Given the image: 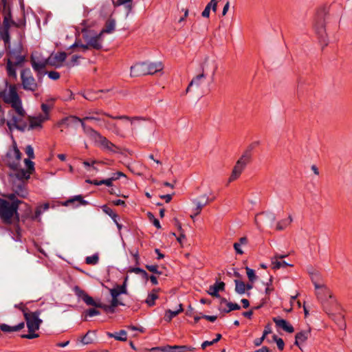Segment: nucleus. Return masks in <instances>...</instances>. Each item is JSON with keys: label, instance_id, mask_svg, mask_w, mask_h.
Here are the masks:
<instances>
[{"label": "nucleus", "instance_id": "nucleus-21", "mask_svg": "<svg viewBox=\"0 0 352 352\" xmlns=\"http://www.w3.org/2000/svg\"><path fill=\"white\" fill-rule=\"evenodd\" d=\"M210 200L206 196V195H201L198 199L193 200V203L195 204L196 207L195 208V215H198L202 208L206 206Z\"/></svg>", "mask_w": 352, "mask_h": 352}, {"label": "nucleus", "instance_id": "nucleus-2", "mask_svg": "<svg viewBox=\"0 0 352 352\" xmlns=\"http://www.w3.org/2000/svg\"><path fill=\"white\" fill-rule=\"evenodd\" d=\"M7 101L12 107V109L8 112L9 119L6 122L9 130L12 131L14 129H17L24 131L27 128V123L25 121L26 112L23 107L21 98L17 96L13 100Z\"/></svg>", "mask_w": 352, "mask_h": 352}, {"label": "nucleus", "instance_id": "nucleus-7", "mask_svg": "<svg viewBox=\"0 0 352 352\" xmlns=\"http://www.w3.org/2000/svg\"><path fill=\"white\" fill-rule=\"evenodd\" d=\"M258 144V142H254L250 144L241 157L237 160L232 169L231 175L229 177V183L232 182L240 177L246 165L250 162L252 151Z\"/></svg>", "mask_w": 352, "mask_h": 352}, {"label": "nucleus", "instance_id": "nucleus-51", "mask_svg": "<svg viewBox=\"0 0 352 352\" xmlns=\"http://www.w3.org/2000/svg\"><path fill=\"white\" fill-rule=\"evenodd\" d=\"M100 311L96 309H89L85 311V320H87V317H92L94 316L100 315Z\"/></svg>", "mask_w": 352, "mask_h": 352}, {"label": "nucleus", "instance_id": "nucleus-63", "mask_svg": "<svg viewBox=\"0 0 352 352\" xmlns=\"http://www.w3.org/2000/svg\"><path fill=\"white\" fill-rule=\"evenodd\" d=\"M265 338L262 336L261 338L255 339L254 341V345L256 346H258L261 345V344L263 343V342L265 340Z\"/></svg>", "mask_w": 352, "mask_h": 352}, {"label": "nucleus", "instance_id": "nucleus-43", "mask_svg": "<svg viewBox=\"0 0 352 352\" xmlns=\"http://www.w3.org/2000/svg\"><path fill=\"white\" fill-rule=\"evenodd\" d=\"M8 30L9 29H5L4 32L1 35V38L4 42V45H5L6 50L11 46V44L10 42V37Z\"/></svg>", "mask_w": 352, "mask_h": 352}, {"label": "nucleus", "instance_id": "nucleus-25", "mask_svg": "<svg viewBox=\"0 0 352 352\" xmlns=\"http://www.w3.org/2000/svg\"><path fill=\"white\" fill-rule=\"evenodd\" d=\"M47 120V117L46 116H41V114H38L36 116L30 117V127L31 129L41 127L42 124Z\"/></svg>", "mask_w": 352, "mask_h": 352}, {"label": "nucleus", "instance_id": "nucleus-28", "mask_svg": "<svg viewBox=\"0 0 352 352\" xmlns=\"http://www.w3.org/2000/svg\"><path fill=\"white\" fill-rule=\"evenodd\" d=\"M3 25L5 29H9L12 24H14V21L12 20V14L11 11L9 8H7L6 6H4L3 8Z\"/></svg>", "mask_w": 352, "mask_h": 352}, {"label": "nucleus", "instance_id": "nucleus-22", "mask_svg": "<svg viewBox=\"0 0 352 352\" xmlns=\"http://www.w3.org/2000/svg\"><path fill=\"white\" fill-rule=\"evenodd\" d=\"M273 321L277 327L282 329L287 333H293L294 331V329L292 325L284 319L279 317H275L273 318Z\"/></svg>", "mask_w": 352, "mask_h": 352}, {"label": "nucleus", "instance_id": "nucleus-40", "mask_svg": "<svg viewBox=\"0 0 352 352\" xmlns=\"http://www.w3.org/2000/svg\"><path fill=\"white\" fill-rule=\"evenodd\" d=\"M235 292L239 294H243L246 291V286L244 282L239 280H234Z\"/></svg>", "mask_w": 352, "mask_h": 352}, {"label": "nucleus", "instance_id": "nucleus-27", "mask_svg": "<svg viewBox=\"0 0 352 352\" xmlns=\"http://www.w3.org/2000/svg\"><path fill=\"white\" fill-rule=\"evenodd\" d=\"M225 283L223 282H217L214 285L210 286L208 293L214 297H219V292L223 291Z\"/></svg>", "mask_w": 352, "mask_h": 352}, {"label": "nucleus", "instance_id": "nucleus-34", "mask_svg": "<svg viewBox=\"0 0 352 352\" xmlns=\"http://www.w3.org/2000/svg\"><path fill=\"white\" fill-rule=\"evenodd\" d=\"M271 267L274 270H278L281 267H285L288 265L292 266V265H289L285 261H281L280 260L276 259V258H271Z\"/></svg>", "mask_w": 352, "mask_h": 352}, {"label": "nucleus", "instance_id": "nucleus-3", "mask_svg": "<svg viewBox=\"0 0 352 352\" xmlns=\"http://www.w3.org/2000/svg\"><path fill=\"white\" fill-rule=\"evenodd\" d=\"M6 70L8 75L13 78H16V67L21 66L25 60L27 53L24 51L22 43L18 41L12 46L7 48Z\"/></svg>", "mask_w": 352, "mask_h": 352}, {"label": "nucleus", "instance_id": "nucleus-23", "mask_svg": "<svg viewBox=\"0 0 352 352\" xmlns=\"http://www.w3.org/2000/svg\"><path fill=\"white\" fill-rule=\"evenodd\" d=\"M99 137H100V144L104 149H105L107 151L111 152V153H118V152L119 148L116 145H115L113 143L110 142L105 137L101 136L100 135H99Z\"/></svg>", "mask_w": 352, "mask_h": 352}, {"label": "nucleus", "instance_id": "nucleus-33", "mask_svg": "<svg viewBox=\"0 0 352 352\" xmlns=\"http://www.w3.org/2000/svg\"><path fill=\"white\" fill-rule=\"evenodd\" d=\"M116 21L114 19H109L107 21L104 28L100 32V34L104 33L110 34L112 33L115 30Z\"/></svg>", "mask_w": 352, "mask_h": 352}, {"label": "nucleus", "instance_id": "nucleus-42", "mask_svg": "<svg viewBox=\"0 0 352 352\" xmlns=\"http://www.w3.org/2000/svg\"><path fill=\"white\" fill-rule=\"evenodd\" d=\"M85 120L83 118H80V120H78V122H80L81 124L84 132L88 135L97 134L98 135H99L96 131L93 129L91 127L87 126L85 123Z\"/></svg>", "mask_w": 352, "mask_h": 352}, {"label": "nucleus", "instance_id": "nucleus-26", "mask_svg": "<svg viewBox=\"0 0 352 352\" xmlns=\"http://www.w3.org/2000/svg\"><path fill=\"white\" fill-rule=\"evenodd\" d=\"M78 120L80 118L77 116H70L65 117L60 120H59L56 123V126L60 127L62 126H65L66 127L72 126L73 124L78 123Z\"/></svg>", "mask_w": 352, "mask_h": 352}, {"label": "nucleus", "instance_id": "nucleus-15", "mask_svg": "<svg viewBox=\"0 0 352 352\" xmlns=\"http://www.w3.org/2000/svg\"><path fill=\"white\" fill-rule=\"evenodd\" d=\"M276 220V215L272 212H263L255 217V223L258 228H261V223L272 224Z\"/></svg>", "mask_w": 352, "mask_h": 352}, {"label": "nucleus", "instance_id": "nucleus-36", "mask_svg": "<svg viewBox=\"0 0 352 352\" xmlns=\"http://www.w3.org/2000/svg\"><path fill=\"white\" fill-rule=\"evenodd\" d=\"M113 5L114 6H124L128 13L130 12L133 8L132 0H117L113 2Z\"/></svg>", "mask_w": 352, "mask_h": 352}, {"label": "nucleus", "instance_id": "nucleus-30", "mask_svg": "<svg viewBox=\"0 0 352 352\" xmlns=\"http://www.w3.org/2000/svg\"><path fill=\"white\" fill-rule=\"evenodd\" d=\"M292 221V217L289 215L287 218L281 219L277 222L276 225V230L278 231L284 230L291 225Z\"/></svg>", "mask_w": 352, "mask_h": 352}, {"label": "nucleus", "instance_id": "nucleus-1", "mask_svg": "<svg viewBox=\"0 0 352 352\" xmlns=\"http://www.w3.org/2000/svg\"><path fill=\"white\" fill-rule=\"evenodd\" d=\"M75 294L81 298L87 305L94 306L95 307L102 308L106 312L113 313L115 309L118 305H123L118 297L122 294H126V288L125 284L122 285H117L116 287L111 289L110 294L112 297L111 304L107 305L101 302H96L92 297L89 296L84 290L81 289L79 287L76 286L74 288Z\"/></svg>", "mask_w": 352, "mask_h": 352}, {"label": "nucleus", "instance_id": "nucleus-45", "mask_svg": "<svg viewBox=\"0 0 352 352\" xmlns=\"http://www.w3.org/2000/svg\"><path fill=\"white\" fill-rule=\"evenodd\" d=\"M158 298V296L156 293L152 292L149 294L146 300V303L149 306L152 307L155 305V301Z\"/></svg>", "mask_w": 352, "mask_h": 352}, {"label": "nucleus", "instance_id": "nucleus-9", "mask_svg": "<svg viewBox=\"0 0 352 352\" xmlns=\"http://www.w3.org/2000/svg\"><path fill=\"white\" fill-rule=\"evenodd\" d=\"M17 202L10 203L0 198V218L5 224H11L12 217L19 219Z\"/></svg>", "mask_w": 352, "mask_h": 352}, {"label": "nucleus", "instance_id": "nucleus-20", "mask_svg": "<svg viewBox=\"0 0 352 352\" xmlns=\"http://www.w3.org/2000/svg\"><path fill=\"white\" fill-rule=\"evenodd\" d=\"M12 190L17 196L25 198L28 195V191L25 188V182H12Z\"/></svg>", "mask_w": 352, "mask_h": 352}, {"label": "nucleus", "instance_id": "nucleus-47", "mask_svg": "<svg viewBox=\"0 0 352 352\" xmlns=\"http://www.w3.org/2000/svg\"><path fill=\"white\" fill-rule=\"evenodd\" d=\"M99 257L98 254H94L86 258V263L88 265H96L98 263Z\"/></svg>", "mask_w": 352, "mask_h": 352}, {"label": "nucleus", "instance_id": "nucleus-64", "mask_svg": "<svg viewBox=\"0 0 352 352\" xmlns=\"http://www.w3.org/2000/svg\"><path fill=\"white\" fill-rule=\"evenodd\" d=\"M202 318H205L210 322H214L217 320L216 316H208V315H202Z\"/></svg>", "mask_w": 352, "mask_h": 352}, {"label": "nucleus", "instance_id": "nucleus-13", "mask_svg": "<svg viewBox=\"0 0 352 352\" xmlns=\"http://www.w3.org/2000/svg\"><path fill=\"white\" fill-rule=\"evenodd\" d=\"M6 157L10 168L12 170L16 169L21 159V153L17 148L15 142L13 144V148L8 152Z\"/></svg>", "mask_w": 352, "mask_h": 352}, {"label": "nucleus", "instance_id": "nucleus-57", "mask_svg": "<svg viewBox=\"0 0 352 352\" xmlns=\"http://www.w3.org/2000/svg\"><path fill=\"white\" fill-rule=\"evenodd\" d=\"M209 7L210 10L212 9L213 12L217 11V0H211L206 6Z\"/></svg>", "mask_w": 352, "mask_h": 352}, {"label": "nucleus", "instance_id": "nucleus-54", "mask_svg": "<svg viewBox=\"0 0 352 352\" xmlns=\"http://www.w3.org/2000/svg\"><path fill=\"white\" fill-rule=\"evenodd\" d=\"M130 271H131V272H134V273H135V274H141L143 277H144V278H148V274H147V272H146L145 270H142V269H141V268H140V267H134V268L131 269Z\"/></svg>", "mask_w": 352, "mask_h": 352}, {"label": "nucleus", "instance_id": "nucleus-29", "mask_svg": "<svg viewBox=\"0 0 352 352\" xmlns=\"http://www.w3.org/2000/svg\"><path fill=\"white\" fill-rule=\"evenodd\" d=\"M25 327V323L23 322H20L17 325L15 326H9L6 324H0V329L3 332H12V331H18Z\"/></svg>", "mask_w": 352, "mask_h": 352}, {"label": "nucleus", "instance_id": "nucleus-44", "mask_svg": "<svg viewBox=\"0 0 352 352\" xmlns=\"http://www.w3.org/2000/svg\"><path fill=\"white\" fill-rule=\"evenodd\" d=\"M102 211L108 214L109 217L112 218L113 221H116V219L118 218V215L113 211L111 208L108 207L107 205H104L102 206Z\"/></svg>", "mask_w": 352, "mask_h": 352}, {"label": "nucleus", "instance_id": "nucleus-31", "mask_svg": "<svg viewBox=\"0 0 352 352\" xmlns=\"http://www.w3.org/2000/svg\"><path fill=\"white\" fill-rule=\"evenodd\" d=\"M184 311L183 307L182 304L179 305V309L175 311H172L171 309H168L165 312L164 320L168 322H170L172 319L177 316L179 314L182 313Z\"/></svg>", "mask_w": 352, "mask_h": 352}, {"label": "nucleus", "instance_id": "nucleus-53", "mask_svg": "<svg viewBox=\"0 0 352 352\" xmlns=\"http://www.w3.org/2000/svg\"><path fill=\"white\" fill-rule=\"evenodd\" d=\"M146 268L148 271H150V272H153V273H154V274H158V275H160V274H162V272H160V271L158 270V266H157V265H146Z\"/></svg>", "mask_w": 352, "mask_h": 352}, {"label": "nucleus", "instance_id": "nucleus-4", "mask_svg": "<svg viewBox=\"0 0 352 352\" xmlns=\"http://www.w3.org/2000/svg\"><path fill=\"white\" fill-rule=\"evenodd\" d=\"M328 16V9L326 7L320 8L316 14L313 28L322 47H327L329 38L326 31V20Z\"/></svg>", "mask_w": 352, "mask_h": 352}, {"label": "nucleus", "instance_id": "nucleus-49", "mask_svg": "<svg viewBox=\"0 0 352 352\" xmlns=\"http://www.w3.org/2000/svg\"><path fill=\"white\" fill-rule=\"evenodd\" d=\"M16 195H17L14 192L13 193L5 195L3 196L6 197V198H8L9 200H10L11 203L17 202V206L19 207L20 204L22 203V201L19 200L18 199H16Z\"/></svg>", "mask_w": 352, "mask_h": 352}, {"label": "nucleus", "instance_id": "nucleus-10", "mask_svg": "<svg viewBox=\"0 0 352 352\" xmlns=\"http://www.w3.org/2000/svg\"><path fill=\"white\" fill-rule=\"evenodd\" d=\"M24 163L26 166V170L25 169H15L16 172L13 174H10V177L12 179V182H14L16 179V182H24L27 181L30 177L32 173L34 171V163L29 159H25Z\"/></svg>", "mask_w": 352, "mask_h": 352}, {"label": "nucleus", "instance_id": "nucleus-41", "mask_svg": "<svg viewBox=\"0 0 352 352\" xmlns=\"http://www.w3.org/2000/svg\"><path fill=\"white\" fill-rule=\"evenodd\" d=\"M41 108L43 113H40V114L41 116H46L47 117V120H49L50 119V112L53 108V104L42 103L41 105Z\"/></svg>", "mask_w": 352, "mask_h": 352}, {"label": "nucleus", "instance_id": "nucleus-11", "mask_svg": "<svg viewBox=\"0 0 352 352\" xmlns=\"http://www.w3.org/2000/svg\"><path fill=\"white\" fill-rule=\"evenodd\" d=\"M21 80L23 89L26 91H34L38 87V82L28 68L21 70Z\"/></svg>", "mask_w": 352, "mask_h": 352}, {"label": "nucleus", "instance_id": "nucleus-50", "mask_svg": "<svg viewBox=\"0 0 352 352\" xmlns=\"http://www.w3.org/2000/svg\"><path fill=\"white\" fill-rule=\"evenodd\" d=\"M90 333H91V331H87V333L81 338V342L86 345V344H91L93 342V339L90 337Z\"/></svg>", "mask_w": 352, "mask_h": 352}, {"label": "nucleus", "instance_id": "nucleus-59", "mask_svg": "<svg viewBox=\"0 0 352 352\" xmlns=\"http://www.w3.org/2000/svg\"><path fill=\"white\" fill-rule=\"evenodd\" d=\"M234 248L237 254H243V251L241 248V244H239V243H234Z\"/></svg>", "mask_w": 352, "mask_h": 352}, {"label": "nucleus", "instance_id": "nucleus-16", "mask_svg": "<svg viewBox=\"0 0 352 352\" xmlns=\"http://www.w3.org/2000/svg\"><path fill=\"white\" fill-rule=\"evenodd\" d=\"M195 350V348L188 346L186 345L183 346H179V345H175V346H169L167 345L164 347H153L151 349V351H161L163 352H186L187 351H194Z\"/></svg>", "mask_w": 352, "mask_h": 352}, {"label": "nucleus", "instance_id": "nucleus-18", "mask_svg": "<svg viewBox=\"0 0 352 352\" xmlns=\"http://www.w3.org/2000/svg\"><path fill=\"white\" fill-rule=\"evenodd\" d=\"M89 114H91V115H104V116H106L109 118H111L113 120H127V121H131V124L132 125L133 124V121L134 120H140V118L139 117H129V116H113L109 113H107L105 112H104L102 110H94V111H90L89 112Z\"/></svg>", "mask_w": 352, "mask_h": 352}, {"label": "nucleus", "instance_id": "nucleus-48", "mask_svg": "<svg viewBox=\"0 0 352 352\" xmlns=\"http://www.w3.org/2000/svg\"><path fill=\"white\" fill-rule=\"evenodd\" d=\"M227 309H223V311L226 313H229L233 310H239L241 309V307L237 303L233 302H227Z\"/></svg>", "mask_w": 352, "mask_h": 352}, {"label": "nucleus", "instance_id": "nucleus-6", "mask_svg": "<svg viewBox=\"0 0 352 352\" xmlns=\"http://www.w3.org/2000/svg\"><path fill=\"white\" fill-rule=\"evenodd\" d=\"M316 295L321 302L323 309L328 314H332L333 311L338 308V302L333 298L331 292L324 285L315 283Z\"/></svg>", "mask_w": 352, "mask_h": 352}, {"label": "nucleus", "instance_id": "nucleus-61", "mask_svg": "<svg viewBox=\"0 0 352 352\" xmlns=\"http://www.w3.org/2000/svg\"><path fill=\"white\" fill-rule=\"evenodd\" d=\"M120 177H125V175L122 172H116L111 176L114 179V181L118 179Z\"/></svg>", "mask_w": 352, "mask_h": 352}, {"label": "nucleus", "instance_id": "nucleus-37", "mask_svg": "<svg viewBox=\"0 0 352 352\" xmlns=\"http://www.w3.org/2000/svg\"><path fill=\"white\" fill-rule=\"evenodd\" d=\"M206 78V74L204 73V69L202 68V72L197 75L195 77H194L190 82L189 83V87H192V85H196L197 87L200 86L201 81Z\"/></svg>", "mask_w": 352, "mask_h": 352}, {"label": "nucleus", "instance_id": "nucleus-12", "mask_svg": "<svg viewBox=\"0 0 352 352\" xmlns=\"http://www.w3.org/2000/svg\"><path fill=\"white\" fill-rule=\"evenodd\" d=\"M19 96L17 93V88L16 85L9 84L7 81L5 82V87H0V98L3 100V101L8 104V102L7 100H12Z\"/></svg>", "mask_w": 352, "mask_h": 352}, {"label": "nucleus", "instance_id": "nucleus-56", "mask_svg": "<svg viewBox=\"0 0 352 352\" xmlns=\"http://www.w3.org/2000/svg\"><path fill=\"white\" fill-rule=\"evenodd\" d=\"M47 74L50 78L52 80H58L60 78V74L55 71H51L49 72H46Z\"/></svg>", "mask_w": 352, "mask_h": 352}, {"label": "nucleus", "instance_id": "nucleus-38", "mask_svg": "<svg viewBox=\"0 0 352 352\" xmlns=\"http://www.w3.org/2000/svg\"><path fill=\"white\" fill-rule=\"evenodd\" d=\"M75 202H78V204L76 205L77 206L79 205H86L87 204V202L83 199L82 196L78 195L66 201L64 205L69 206L70 204H74Z\"/></svg>", "mask_w": 352, "mask_h": 352}, {"label": "nucleus", "instance_id": "nucleus-14", "mask_svg": "<svg viewBox=\"0 0 352 352\" xmlns=\"http://www.w3.org/2000/svg\"><path fill=\"white\" fill-rule=\"evenodd\" d=\"M49 64L48 60H36L34 56H31V65L33 69L37 73L38 79L40 80L46 74L44 69Z\"/></svg>", "mask_w": 352, "mask_h": 352}, {"label": "nucleus", "instance_id": "nucleus-32", "mask_svg": "<svg viewBox=\"0 0 352 352\" xmlns=\"http://www.w3.org/2000/svg\"><path fill=\"white\" fill-rule=\"evenodd\" d=\"M101 35L102 34L100 33L98 35L90 38L88 41V45L89 47L96 50L100 49L102 47V44L100 43Z\"/></svg>", "mask_w": 352, "mask_h": 352}, {"label": "nucleus", "instance_id": "nucleus-52", "mask_svg": "<svg viewBox=\"0 0 352 352\" xmlns=\"http://www.w3.org/2000/svg\"><path fill=\"white\" fill-rule=\"evenodd\" d=\"M274 340L276 342L277 346L279 350L282 351L284 349L285 343L282 338H278L277 336L274 335L273 336Z\"/></svg>", "mask_w": 352, "mask_h": 352}, {"label": "nucleus", "instance_id": "nucleus-5", "mask_svg": "<svg viewBox=\"0 0 352 352\" xmlns=\"http://www.w3.org/2000/svg\"><path fill=\"white\" fill-rule=\"evenodd\" d=\"M21 311L23 314L29 331L28 334L21 335V338L26 339L38 338L39 336L35 332L39 329V327L43 322V320L39 318L41 311L37 310L35 311H30L25 307H22Z\"/></svg>", "mask_w": 352, "mask_h": 352}, {"label": "nucleus", "instance_id": "nucleus-55", "mask_svg": "<svg viewBox=\"0 0 352 352\" xmlns=\"http://www.w3.org/2000/svg\"><path fill=\"white\" fill-rule=\"evenodd\" d=\"M25 153L28 156L29 160L34 158V153L33 147L31 145H28L25 148Z\"/></svg>", "mask_w": 352, "mask_h": 352}, {"label": "nucleus", "instance_id": "nucleus-17", "mask_svg": "<svg viewBox=\"0 0 352 352\" xmlns=\"http://www.w3.org/2000/svg\"><path fill=\"white\" fill-rule=\"evenodd\" d=\"M104 124V127L113 133L114 134L120 136V137H125V129L126 127L124 126H121L120 124L112 122L108 120H102Z\"/></svg>", "mask_w": 352, "mask_h": 352}, {"label": "nucleus", "instance_id": "nucleus-35", "mask_svg": "<svg viewBox=\"0 0 352 352\" xmlns=\"http://www.w3.org/2000/svg\"><path fill=\"white\" fill-rule=\"evenodd\" d=\"M126 331L124 330H120L119 332L116 333H107V336L109 338H114L116 340L120 341H126L127 339Z\"/></svg>", "mask_w": 352, "mask_h": 352}, {"label": "nucleus", "instance_id": "nucleus-60", "mask_svg": "<svg viewBox=\"0 0 352 352\" xmlns=\"http://www.w3.org/2000/svg\"><path fill=\"white\" fill-rule=\"evenodd\" d=\"M83 119L85 120H96V121H102V119L95 117V116H94V115L92 116L91 114H89V116H85V118H83Z\"/></svg>", "mask_w": 352, "mask_h": 352}, {"label": "nucleus", "instance_id": "nucleus-8", "mask_svg": "<svg viewBox=\"0 0 352 352\" xmlns=\"http://www.w3.org/2000/svg\"><path fill=\"white\" fill-rule=\"evenodd\" d=\"M163 69V65L161 62L148 63L143 62L136 63L131 67V76H140L145 75H153Z\"/></svg>", "mask_w": 352, "mask_h": 352}, {"label": "nucleus", "instance_id": "nucleus-39", "mask_svg": "<svg viewBox=\"0 0 352 352\" xmlns=\"http://www.w3.org/2000/svg\"><path fill=\"white\" fill-rule=\"evenodd\" d=\"M49 207H50V206L48 204H45L42 206L37 207L36 209V211H35V214L33 217V219L40 221H41V219H40L41 214H42L43 212L48 210Z\"/></svg>", "mask_w": 352, "mask_h": 352}, {"label": "nucleus", "instance_id": "nucleus-19", "mask_svg": "<svg viewBox=\"0 0 352 352\" xmlns=\"http://www.w3.org/2000/svg\"><path fill=\"white\" fill-rule=\"evenodd\" d=\"M67 58V54L64 52H58L48 58L49 64L56 67H60Z\"/></svg>", "mask_w": 352, "mask_h": 352}, {"label": "nucleus", "instance_id": "nucleus-62", "mask_svg": "<svg viewBox=\"0 0 352 352\" xmlns=\"http://www.w3.org/2000/svg\"><path fill=\"white\" fill-rule=\"evenodd\" d=\"M210 12V8L209 7L206 6L205 9L204 10V11L201 13L202 16L206 17V18L209 17Z\"/></svg>", "mask_w": 352, "mask_h": 352}, {"label": "nucleus", "instance_id": "nucleus-46", "mask_svg": "<svg viewBox=\"0 0 352 352\" xmlns=\"http://www.w3.org/2000/svg\"><path fill=\"white\" fill-rule=\"evenodd\" d=\"M246 273L249 280L252 283L254 282L256 279V276L254 270L250 269L248 267H245Z\"/></svg>", "mask_w": 352, "mask_h": 352}, {"label": "nucleus", "instance_id": "nucleus-58", "mask_svg": "<svg viewBox=\"0 0 352 352\" xmlns=\"http://www.w3.org/2000/svg\"><path fill=\"white\" fill-rule=\"evenodd\" d=\"M96 163V161L94 160L91 162L88 161L83 162V164L85 167L90 168L92 167L93 170H97L96 168L94 166V164Z\"/></svg>", "mask_w": 352, "mask_h": 352}, {"label": "nucleus", "instance_id": "nucleus-24", "mask_svg": "<svg viewBox=\"0 0 352 352\" xmlns=\"http://www.w3.org/2000/svg\"><path fill=\"white\" fill-rule=\"evenodd\" d=\"M310 329L303 330L297 333L295 336V345L298 346L300 348V349H301L300 346V344L305 342L307 340L308 338L310 336Z\"/></svg>", "mask_w": 352, "mask_h": 352}]
</instances>
